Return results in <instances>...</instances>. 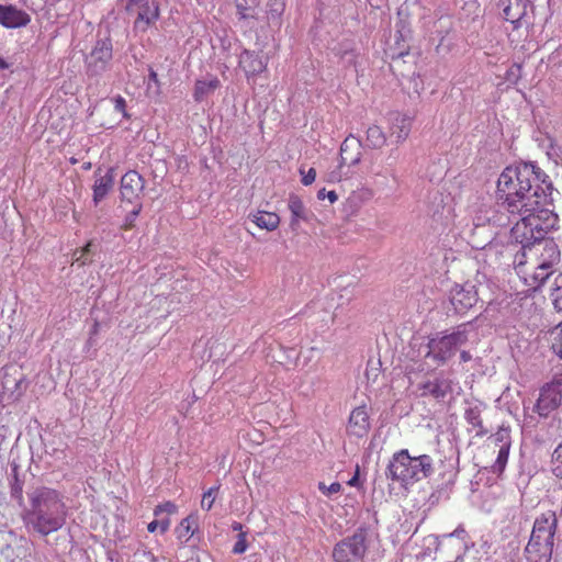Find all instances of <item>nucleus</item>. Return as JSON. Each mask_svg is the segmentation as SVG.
Wrapping results in <instances>:
<instances>
[{"label": "nucleus", "instance_id": "1", "mask_svg": "<svg viewBox=\"0 0 562 562\" xmlns=\"http://www.w3.org/2000/svg\"><path fill=\"white\" fill-rule=\"evenodd\" d=\"M554 187L549 176L535 161L518 160L506 166L496 186L497 203L521 218L509 232L512 243L528 248L557 228L553 212Z\"/></svg>", "mask_w": 562, "mask_h": 562}, {"label": "nucleus", "instance_id": "2", "mask_svg": "<svg viewBox=\"0 0 562 562\" xmlns=\"http://www.w3.org/2000/svg\"><path fill=\"white\" fill-rule=\"evenodd\" d=\"M29 499L30 508L23 516L26 528L48 536L66 524V505L56 490L45 486L35 488L29 494Z\"/></svg>", "mask_w": 562, "mask_h": 562}, {"label": "nucleus", "instance_id": "3", "mask_svg": "<svg viewBox=\"0 0 562 562\" xmlns=\"http://www.w3.org/2000/svg\"><path fill=\"white\" fill-rule=\"evenodd\" d=\"M435 472L434 460L429 454L413 457L407 449L395 452L385 469V476L409 490L415 483L427 479Z\"/></svg>", "mask_w": 562, "mask_h": 562}, {"label": "nucleus", "instance_id": "4", "mask_svg": "<svg viewBox=\"0 0 562 562\" xmlns=\"http://www.w3.org/2000/svg\"><path fill=\"white\" fill-rule=\"evenodd\" d=\"M557 529L558 518L554 512L548 510L535 519L530 538L524 550L527 562L551 561Z\"/></svg>", "mask_w": 562, "mask_h": 562}, {"label": "nucleus", "instance_id": "5", "mask_svg": "<svg viewBox=\"0 0 562 562\" xmlns=\"http://www.w3.org/2000/svg\"><path fill=\"white\" fill-rule=\"evenodd\" d=\"M480 319L481 315L459 324L451 333H448V330L437 333L427 342L428 351L425 358L432 359L437 366L447 363L456 355L458 347L468 342L469 333L479 327Z\"/></svg>", "mask_w": 562, "mask_h": 562}, {"label": "nucleus", "instance_id": "6", "mask_svg": "<svg viewBox=\"0 0 562 562\" xmlns=\"http://www.w3.org/2000/svg\"><path fill=\"white\" fill-rule=\"evenodd\" d=\"M124 10L135 15L133 30L145 33L160 16V7L157 0H125Z\"/></svg>", "mask_w": 562, "mask_h": 562}, {"label": "nucleus", "instance_id": "7", "mask_svg": "<svg viewBox=\"0 0 562 562\" xmlns=\"http://www.w3.org/2000/svg\"><path fill=\"white\" fill-rule=\"evenodd\" d=\"M113 46L110 38L98 40L90 54L86 57V74L89 78L101 77L110 67Z\"/></svg>", "mask_w": 562, "mask_h": 562}, {"label": "nucleus", "instance_id": "8", "mask_svg": "<svg viewBox=\"0 0 562 562\" xmlns=\"http://www.w3.org/2000/svg\"><path fill=\"white\" fill-rule=\"evenodd\" d=\"M562 405V374L555 375L550 383L540 389L533 411L540 417H548Z\"/></svg>", "mask_w": 562, "mask_h": 562}, {"label": "nucleus", "instance_id": "9", "mask_svg": "<svg viewBox=\"0 0 562 562\" xmlns=\"http://www.w3.org/2000/svg\"><path fill=\"white\" fill-rule=\"evenodd\" d=\"M448 300L452 305L454 314L464 316L479 302L476 285L470 281L463 284L454 283L449 290Z\"/></svg>", "mask_w": 562, "mask_h": 562}, {"label": "nucleus", "instance_id": "10", "mask_svg": "<svg viewBox=\"0 0 562 562\" xmlns=\"http://www.w3.org/2000/svg\"><path fill=\"white\" fill-rule=\"evenodd\" d=\"M497 7L502 9V19L509 22L514 31L519 30L522 25L533 23L528 15V9L533 11L530 0H499Z\"/></svg>", "mask_w": 562, "mask_h": 562}, {"label": "nucleus", "instance_id": "11", "mask_svg": "<svg viewBox=\"0 0 562 562\" xmlns=\"http://www.w3.org/2000/svg\"><path fill=\"white\" fill-rule=\"evenodd\" d=\"M412 40V30L409 23L400 20L395 24L394 43L389 44L385 55L392 60L403 58L409 55L411 46L408 42Z\"/></svg>", "mask_w": 562, "mask_h": 562}, {"label": "nucleus", "instance_id": "12", "mask_svg": "<svg viewBox=\"0 0 562 562\" xmlns=\"http://www.w3.org/2000/svg\"><path fill=\"white\" fill-rule=\"evenodd\" d=\"M145 188L144 178L135 170H130L121 178L120 193L122 201L136 204Z\"/></svg>", "mask_w": 562, "mask_h": 562}, {"label": "nucleus", "instance_id": "13", "mask_svg": "<svg viewBox=\"0 0 562 562\" xmlns=\"http://www.w3.org/2000/svg\"><path fill=\"white\" fill-rule=\"evenodd\" d=\"M418 390L422 392V396H430L440 402L452 393V381L440 372L432 380L429 379L419 383Z\"/></svg>", "mask_w": 562, "mask_h": 562}, {"label": "nucleus", "instance_id": "14", "mask_svg": "<svg viewBox=\"0 0 562 562\" xmlns=\"http://www.w3.org/2000/svg\"><path fill=\"white\" fill-rule=\"evenodd\" d=\"M268 60V57H262L259 53L249 49H244L239 55V66L248 80L263 72L267 69Z\"/></svg>", "mask_w": 562, "mask_h": 562}, {"label": "nucleus", "instance_id": "15", "mask_svg": "<svg viewBox=\"0 0 562 562\" xmlns=\"http://www.w3.org/2000/svg\"><path fill=\"white\" fill-rule=\"evenodd\" d=\"M30 15L13 4H0V25L5 29H19L27 25Z\"/></svg>", "mask_w": 562, "mask_h": 562}, {"label": "nucleus", "instance_id": "16", "mask_svg": "<svg viewBox=\"0 0 562 562\" xmlns=\"http://www.w3.org/2000/svg\"><path fill=\"white\" fill-rule=\"evenodd\" d=\"M100 171L99 168L94 172L95 180L92 187L94 205H98L110 193L115 183L114 168H108L104 175H101Z\"/></svg>", "mask_w": 562, "mask_h": 562}, {"label": "nucleus", "instance_id": "17", "mask_svg": "<svg viewBox=\"0 0 562 562\" xmlns=\"http://www.w3.org/2000/svg\"><path fill=\"white\" fill-rule=\"evenodd\" d=\"M391 120V135L395 137L396 143L404 142L411 132L413 119L407 114L393 112L390 114Z\"/></svg>", "mask_w": 562, "mask_h": 562}, {"label": "nucleus", "instance_id": "18", "mask_svg": "<svg viewBox=\"0 0 562 562\" xmlns=\"http://www.w3.org/2000/svg\"><path fill=\"white\" fill-rule=\"evenodd\" d=\"M482 403L470 405L464 411V419L469 425L476 428V437H483L487 435L488 430L483 426L482 420Z\"/></svg>", "mask_w": 562, "mask_h": 562}, {"label": "nucleus", "instance_id": "19", "mask_svg": "<svg viewBox=\"0 0 562 562\" xmlns=\"http://www.w3.org/2000/svg\"><path fill=\"white\" fill-rule=\"evenodd\" d=\"M221 86L217 77H211L209 80H196L193 90V99L195 102H202L205 98L213 94Z\"/></svg>", "mask_w": 562, "mask_h": 562}, {"label": "nucleus", "instance_id": "20", "mask_svg": "<svg viewBox=\"0 0 562 562\" xmlns=\"http://www.w3.org/2000/svg\"><path fill=\"white\" fill-rule=\"evenodd\" d=\"M373 532L366 527H359L353 532V558H362L372 541Z\"/></svg>", "mask_w": 562, "mask_h": 562}, {"label": "nucleus", "instance_id": "21", "mask_svg": "<svg viewBox=\"0 0 562 562\" xmlns=\"http://www.w3.org/2000/svg\"><path fill=\"white\" fill-rule=\"evenodd\" d=\"M370 429V416L366 405L353 408V436L363 437Z\"/></svg>", "mask_w": 562, "mask_h": 562}, {"label": "nucleus", "instance_id": "22", "mask_svg": "<svg viewBox=\"0 0 562 562\" xmlns=\"http://www.w3.org/2000/svg\"><path fill=\"white\" fill-rule=\"evenodd\" d=\"M249 218L259 228L274 231L280 224V217L272 212L257 211L249 215Z\"/></svg>", "mask_w": 562, "mask_h": 562}, {"label": "nucleus", "instance_id": "23", "mask_svg": "<svg viewBox=\"0 0 562 562\" xmlns=\"http://www.w3.org/2000/svg\"><path fill=\"white\" fill-rule=\"evenodd\" d=\"M288 206L291 212L290 226L295 229L300 221L306 220V210L301 198L295 194L290 195Z\"/></svg>", "mask_w": 562, "mask_h": 562}, {"label": "nucleus", "instance_id": "24", "mask_svg": "<svg viewBox=\"0 0 562 562\" xmlns=\"http://www.w3.org/2000/svg\"><path fill=\"white\" fill-rule=\"evenodd\" d=\"M259 5L258 0H236V10L239 20L249 22L256 20L257 8Z\"/></svg>", "mask_w": 562, "mask_h": 562}, {"label": "nucleus", "instance_id": "25", "mask_svg": "<svg viewBox=\"0 0 562 562\" xmlns=\"http://www.w3.org/2000/svg\"><path fill=\"white\" fill-rule=\"evenodd\" d=\"M446 537L458 538L461 540V550L456 557V562H462L463 557L467 554L470 548L474 547V542H470L469 533L462 525H459L451 533L446 535Z\"/></svg>", "mask_w": 562, "mask_h": 562}, {"label": "nucleus", "instance_id": "26", "mask_svg": "<svg viewBox=\"0 0 562 562\" xmlns=\"http://www.w3.org/2000/svg\"><path fill=\"white\" fill-rule=\"evenodd\" d=\"M540 244H543V250L540 254V257L546 258V260H549L551 262L560 261V249L557 243L553 240V238H547L544 236L543 239L539 243H536L535 246Z\"/></svg>", "mask_w": 562, "mask_h": 562}, {"label": "nucleus", "instance_id": "27", "mask_svg": "<svg viewBox=\"0 0 562 562\" xmlns=\"http://www.w3.org/2000/svg\"><path fill=\"white\" fill-rule=\"evenodd\" d=\"M549 296L552 301L553 308L558 313H562V271L554 277Z\"/></svg>", "mask_w": 562, "mask_h": 562}, {"label": "nucleus", "instance_id": "28", "mask_svg": "<svg viewBox=\"0 0 562 562\" xmlns=\"http://www.w3.org/2000/svg\"><path fill=\"white\" fill-rule=\"evenodd\" d=\"M351 555V539L346 537L336 544L333 551L335 562H350Z\"/></svg>", "mask_w": 562, "mask_h": 562}, {"label": "nucleus", "instance_id": "29", "mask_svg": "<svg viewBox=\"0 0 562 562\" xmlns=\"http://www.w3.org/2000/svg\"><path fill=\"white\" fill-rule=\"evenodd\" d=\"M512 446L501 447L497 453V458L495 462L491 465L490 472L501 476L505 471L506 464L508 462L509 451Z\"/></svg>", "mask_w": 562, "mask_h": 562}, {"label": "nucleus", "instance_id": "30", "mask_svg": "<svg viewBox=\"0 0 562 562\" xmlns=\"http://www.w3.org/2000/svg\"><path fill=\"white\" fill-rule=\"evenodd\" d=\"M268 19L277 26L281 25V15L284 11V2L282 0H270L268 3Z\"/></svg>", "mask_w": 562, "mask_h": 562}, {"label": "nucleus", "instance_id": "31", "mask_svg": "<svg viewBox=\"0 0 562 562\" xmlns=\"http://www.w3.org/2000/svg\"><path fill=\"white\" fill-rule=\"evenodd\" d=\"M194 520L191 517H187L181 520L180 525L177 527L176 532L179 540L187 542L194 535Z\"/></svg>", "mask_w": 562, "mask_h": 562}, {"label": "nucleus", "instance_id": "32", "mask_svg": "<svg viewBox=\"0 0 562 562\" xmlns=\"http://www.w3.org/2000/svg\"><path fill=\"white\" fill-rule=\"evenodd\" d=\"M367 142L373 148H380L385 143V137L379 126L369 127L367 131Z\"/></svg>", "mask_w": 562, "mask_h": 562}, {"label": "nucleus", "instance_id": "33", "mask_svg": "<svg viewBox=\"0 0 562 562\" xmlns=\"http://www.w3.org/2000/svg\"><path fill=\"white\" fill-rule=\"evenodd\" d=\"M495 445L501 447L512 446L510 428L501 426L497 431L492 436Z\"/></svg>", "mask_w": 562, "mask_h": 562}, {"label": "nucleus", "instance_id": "34", "mask_svg": "<svg viewBox=\"0 0 562 562\" xmlns=\"http://www.w3.org/2000/svg\"><path fill=\"white\" fill-rule=\"evenodd\" d=\"M522 76V66L521 64L514 63L505 72L504 79L509 85H517Z\"/></svg>", "mask_w": 562, "mask_h": 562}, {"label": "nucleus", "instance_id": "35", "mask_svg": "<svg viewBox=\"0 0 562 562\" xmlns=\"http://www.w3.org/2000/svg\"><path fill=\"white\" fill-rule=\"evenodd\" d=\"M456 475L457 473H450L449 479L436 487L435 492L443 499H448L450 497V493L454 485Z\"/></svg>", "mask_w": 562, "mask_h": 562}, {"label": "nucleus", "instance_id": "36", "mask_svg": "<svg viewBox=\"0 0 562 562\" xmlns=\"http://www.w3.org/2000/svg\"><path fill=\"white\" fill-rule=\"evenodd\" d=\"M552 463L553 474L562 480V441L557 446L552 453Z\"/></svg>", "mask_w": 562, "mask_h": 562}, {"label": "nucleus", "instance_id": "37", "mask_svg": "<svg viewBox=\"0 0 562 562\" xmlns=\"http://www.w3.org/2000/svg\"><path fill=\"white\" fill-rule=\"evenodd\" d=\"M218 486H212L206 492H204L202 499H201V508L204 510H210L214 502L216 499L217 493H218Z\"/></svg>", "mask_w": 562, "mask_h": 562}, {"label": "nucleus", "instance_id": "38", "mask_svg": "<svg viewBox=\"0 0 562 562\" xmlns=\"http://www.w3.org/2000/svg\"><path fill=\"white\" fill-rule=\"evenodd\" d=\"M142 209V203L134 204V209L128 214H126V216L123 220L122 226L124 229H131L135 226L136 218L140 214Z\"/></svg>", "mask_w": 562, "mask_h": 562}, {"label": "nucleus", "instance_id": "39", "mask_svg": "<svg viewBox=\"0 0 562 562\" xmlns=\"http://www.w3.org/2000/svg\"><path fill=\"white\" fill-rule=\"evenodd\" d=\"M11 497L21 505L23 503V482L15 474L11 482Z\"/></svg>", "mask_w": 562, "mask_h": 562}, {"label": "nucleus", "instance_id": "40", "mask_svg": "<svg viewBox=\"0 0 562 562\" xmlns=\"http://www.w3.org/2000/svg\"><path fill=\"white\" fill-rule=\"evenodd\" d=\"M155 557L154 554L147 550L144 546H139L134 554H133V560L131 562H155Z\"/></svg>", "mask_w": 562, "mask_h": 562}, {"label": "nucleus", "instance_id": "41", "mask_svg": "<svg viewBox=\"0 0 562 562\" xmlns=\"http://www.w3.org/2000/svg\"><path fill=\"white\" fill-rule=\"evenodd\" d=\"M147 91L149 93L153 92L155 94L160 93V83L158 80V75L154 69H149Z\"/></svg>", "mask_w": 562, "mask_h": 562}, {"label": "nucleus", "instance_id": "42", "mask_svg": "<svg viewBox=\"0 0 562 562\" xmlns=\"http://www.w3.org/2000/svg\"><path fill=\"white\" fill-rule=\"evenodd\" d=\"M248 548L246 540V532H239L237 536V541L235 542L232 552L234 554H243Z\"/></svg>", "mask_w": 562, "mask_h": 562}, {"label": "nucleus", "instance_id": "43", "mask_svg": "<svg viewBox=\"0 0 562 562\" xmlns=\"http://www.w3.org/2000/svg\"><path fill=\"white\" fill-rule=\"evenodd\" d=\"M170 526V520L168 518L161 520H153L148 524L147 530L149 532H155L157 529H160L161 532H166Z\"/></svg>", "mask_w": 562, "mask_h": 562}, {"label": "nucleus", "instance_id": "44", "mask_svg": "<svg viewBox=\"0 0 562 562\" xmlns=\"http://www.w3.org/2000/svg\"><path fill=\"white\" fill-rule=\"evenodd\" d=\"M300 175L302 176L301 182L304 186L312 184L316 179V170L314 168H310L307 171L304 168H300Z\"/></svg>", "mask_w": 562, "mask_h": 562}, {"label": "nucleus", "instance_id": "45", "mask_svg": "<svg viewBox=\"0 0 562 562\" xmlns=\"http://www.w3.org/2000/svg\"><path fill=\"white\" fill-rule=\"evenodd\" d=\"M560 330L558 337H555L554 342L552 344V350L562 359V321L557 326Z\"/></svg>", "mask_w": 562, "mask_h": 562}, {"label": "nucleus", "instance_id": "46", "mask_svg": "<svg viewBox=\"0 0 562 562\" xmlns=\"http://www.w3.org/2000/svg\"><path fill=\"white\" fill-rule=\"evenodd\" d=\"M318 487L325 495H333L340 491L341 485L338 482H334L328 486L325 483H319Z\"/></svg>", "mask_w": 562, "mask_h": 562}, {"label": "nucleus", "instance_id": "47", "mask_svg": "<svg viewBox=\"0 0 562 562\" xmlns=\"http://www.w3.org/2000/svg\"><path fill=\"white\" fill-rule=\"evenodd\" d=\"M177 510V506L171 503V502H166L161 505H158L155 509H154V514L155 516H158L160 513L165 512L167 514H173L176 513Z\"/></svg>", "mask_w": 562, "mask_h": 562}, {"label": "nucleus", "instance_id": "48", "mask_svg": "<svg viewBox=\"0 0 562 562\" xmlns=\"http://www.w3.org/2000/svg\"><path fill=\"white\" fill-rule=\"evenodd\" d=\"M553 274V271H540L538 267L536 268V272L533 279L538 282V285L541 286L546 283V281Z\"/></svg>", "mask_w": 562, "mask_h": 562}, {"label": "nucleus", "instance_id": "49", "mask_svg": "<svg viewBox=\"0 0 562 562\" xmlns=\"http://www.w3.org/2000/svg\"><path fill=\"white\" fill-rule=\"evenodd\" d=\"M364 481L366 479L362 476L359 465L356 464L353 468V487L358 490L363 488Z\"/></svg>", "mask_w": 562, "mask_h": 562}, {"label": "nucleus", "instance_id": "50", "mask_svg": "<svg viewBox=\"0 0 562 562\" xmlns=\"http://www.w3.org/2000/svg\"><path fill=\"white\" fill-rule=\"evenodd\" d=\"M113 103H114V110L116 112L123 113L124 116H127V113L125 112L126 101L123 97L116 95L113 99Z\"/></svg>", "mask_w": 562, "mask_h": 562}, {"label": "nucleus", "instance_id": "51", "mask_svg": "<svg viewBox=\"0 0 562 562\" xmlns=\"http://www.w3.org/2000/svg\"><path fill=\"white\" fill-rule=\"evenodd\" d=\"M372 198V191L368 188H362L358 193L353 191V203L357 199L361 202H366Z\"/></svg>", "mask_w": 562, "mask_h": 562}, {"label": "nucleus", "instance_id": "52", "mask_svg": "<svg viewBox=\"0 0 562 562\" xmlns=\"http://www.w3.org/2000/svg\"><path fill=\"white\" fill-rule=\"evenodd\" d=\"M509 243L512 245H517L516 243H512V240L509 239ZM520 245V250L516 252V256H515V262H517L519 266L520 265H524L525 263V257H526V251L527 250H530L535 245H531L530 247L528 248H524L522 247V244H519Z\"/></svg>", "mask_w": 562, "mask_h": 562}, {"label": "nucleus", "instance_id": "53", "mask_svg": "<svg viewBox=\"0 0 562 562\" xmlns=\"http://www.w3.org/2000/svg\"><path fill=\"white\" fill-rule=\"evenodd\" d=\"M325 198H327L331 203H334L338 199L336 192L333 190L331 191H326L325 189L318 190L317 199L324 200Z\"/></svg>", "mask_w": 562, "mask_h": 562}, {"label": "nucleus", "instance_id": "54", "mask_svg": "<svg viewBox=\"0 0 562 562\" xmlns=\"http://www.w3.org/2000/svg\"><path fill=\"white\" fill-rule=\"evenodd\" d=\"M447 33H448L447 31H442V30L436 31V33H435L436 36L432 37V41H435L436 38H438V41H439L436 46L437 53H440L441 48L445 46V38H446Z\"/></svg>", "mask_w": 562, "mask_h": 562}, {"label": "nucleus", "instance_id": "55", "mask_svg": "<svg viewBox=\"0 0 562 562\" xmlns=\"http://www.w3.org/2000/svg\"><path fill=\"white\" fill-rule=\"evenodd\" d=\"M555 262H551L546 260V258L540 257L538 263V270L540 271H552V267Z\"/></svg>", "mask_w": 562, "mask_h": 562}, {"label": "nucleus", "instance_id": "56", "mask_svg": "<svg viewBox=\"0 0 562 562\" xmlns=\"http://www.w3.org/2000/svg\"><path fill=\"white\" fill-rule=\"evenodd\" d=\"M443 499L442 497H440L435 491L429 495L428 497V504L429 506H436L437 504H439V502Z\"/></svg>", "mask_w": 562, "mask_h": 562}, {"label": "nucleus", "instance_id": "57", "mask_svg": "<svg viewBox=\"0 0 562 562\" xmlns=\"http://www.w3.org/2000/svg\"><path fill=\"white\" fill-rule=\"evenodd\" d=\"M471 359H472V356H471V353H470L469 351H467V350H462V351L460 352V361H461V362H468V361H470Z\"/></svg>", "mask_w": 562, "mask_h": 562}, {"label": "nucleus", "instance_id": "58", "mask_svg": "<svg viewBox=\"0 0 562 562\" xmlns=\"http://www.w3.org/2000/svg\"><path fill=\"white\" fill-rule=\"evenodd\" d=\"M9 68V64L0 56V70H5Z\"/></svg>", "mask_w": 562, "mask_h": 562}, {"label": "nucleus", "instance_id": "59", "mask_svg": "<svg viewBox=\"0 0 562 562\" xmlns=\"http://www.w3.org/2000/svg\"><path fill=\"white\" fill-rule=\"evenodd\" d=\"M232 528H233V530H235V531L243 532V531H241V529H243V525H241L240 522H236V521H235V522L232 525Z\"/></svg>", "mask_w": 562, "mask_h": 562}, {"label": "nucleus", "instance_id": "60", "mask_svg": "<svg viewBox=\"0 0 562 562\" xmlns=\"http://www.w3.org/2000/svg\"><path fill=\"white\" fill-rule=\"evenodd\" d=\"M349 137H347L344 143L341 144V150L345 151L346 148H347V142H348Z\"/></svg>", "mask_w": 562, "mask_h": 562}, {"label": "nucleus", "instance_id": "61", "mask_svg": "<svg viewBox=\"0 0 562 562\" xmlns=\"http://www.w3.org/2000/svg\"><path fill=\"white\" fill-rule=\"evenodd\" d=\"M91 246H92V243H88V244L86 245V247L83 248V250H82V251H83V252H89V251H90V247H91Z\"/></svg>", "mask_w": 562, "mask_h": 562}, {"label": "nucleus", "instance_id": "62", "mask_svg": "<svg viewBox=\"0 0 562 562\" xmlns=\"http://www.w3.org/2000/svg\"><path fill=\"white\" fill-rule=\"evenodd\" d=\"M359 161H360L359 157L353 158V160H352L353 166L357 165Z\"/></svg>", "mask_w": 562, "mask_h": 562}, {"label": "nucleus", "instance_id": "63", "mask_svg": "<svg viewBox=\"0 0 562 562\" xmlns=\"http://www.w3.org/2000/svg\"><path fill=\"white\" fill-rule=\"evenodd\" d=\"M348 423H351V414L348 417Z\"/></svg>", "mask_w": 562, "mask_h": 562}]
</instances>
